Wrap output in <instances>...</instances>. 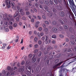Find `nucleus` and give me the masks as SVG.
Returning a JSON list of instances; mask_svg holds the SVG:
<instances>
[{
    "instance_id": "1",
    "label": "nucleus",
    "mask_w": 76,
    "mask_h": 76,
    "mask_svg": "<svg viewBox=\"0 0 76 76\" xmlns=\"http://www.w3.org/2000/svg\"><path fill=\"white\" fill-rule=\"evenodd\" d=\"M65 65V64H64L63 65H62L61 68L60 69V71L59 72V76H63V75H62V73H64V71H65V69H64L63 67H65V66H66V65Z\"/></svg>"
},
{
    "instance_id": "2",
    "label": "nucleus",
    "mask_w": 76,
    "mask_h": 76,
    "mask_svg": "<svg viewBox=\"0 0 76 76\" xmlns=\"http://www.w3.org/2000/svg\"><path fill=\"white\" fill-rule=\"evenodd\" d=\"M69 2V4L72 7L74 8V9H76V6L75 4V3L73 1V0H68Z\"/></svg>"
},
{
    "instance_id": "3",
    "label": "nucleus",
    "mask_w": 76,
    "mask_h": 76,
    "mask_svg": "<svg viewBox=\"0 0 76 76\" xmlns=\"http://www.w3.org/2000/svg\"><path fill=\"white\" fill-rule=\"evenodd\" d=\"M68 15L71 20H73V19L74 18V15L73 14L70 12H69L68 13Z\"/></svg>"
},
{
    "instance_id": "4",
    "label": "nucleus",
    "mask_w": 76,
    "mask_h": 76,
    "mask_svg": "<svg viewBox=\"0 0 76 76\" xmlns=\"http://www.w3.org/2000/svg\"><path fill=\"white\" fill-rule=\"evenodd\" d=\"M62 20H63V21L65 23H67L69 22V19H67L66 18H63Z\"/></svg>"
},
{
    "instance_id": "5",
    "label": "nucleus",
    "mask_w": 76,
    "mask_h": 76,
    "mask_svg": "<svg viewBox=\"0 0 76 76\" xmlns=\"http://www.w3.org/2000/svg\"><path fill=\"white\" fill-rule=\"evenodd\" d=\"M33 55V57L32 58V63H35L36 61V58H35V54H34Z\"/></svg>"
},
{
    "instance_id": "6",
    "label": "nucleus",
    "mask_w": 76,
    "mask_h": 76,
    "mask_svg": "<svg viewBox=\"0 0 76 76\" xmlns=\"http://www.w3.org/2000/svg\"><path fill=\"white\" fill-rule=\"evenodd\" d=\"M69 31H71L72 34H75V30H74V28L73 27H70L69 28Z\"/></svg>"
},
{
    "instance_id": "7",
    "label": "nucleus",
    "mask_w": 76,
    "mask_h": 76,
    "mask_svg": "<svg viewBox=\"0 0 76 76\" xmlns=\"http://www.w3.org/2000/svg\"><path fill=\"white\" fill-rule=\"evenodd\" d=\"M47 76H54V75L53 74L52 72H51L50 73H48L46 74Z\"/></svg>"
},
{
    "instance_id": "8",
    "label": "nucleus",
    "mask_w": 76,
    "mask_h": 76,
    "mask_svg": "<svg viewBox=\"0 0 76 76\" xmlns=\"http://www.w3.org/2000/svg\"><path fill=\"white\" fill-rule=\"evenodd\" d=\"M25 72L28 76H31V73L29 72L26 71Z\"/></svg>"
},
{
    "instance_id": "9",
    "label": "nucleus",
    "mask_w": 76,
    "mask_h": 76,
    "mask_svg": "<svg viewBox=\"0 0 76 76\" xmlns=\"http://www.w3.org/2000/svg\"><path fill=\"white\" fill-rule=\"evenodd\" d=\"M18 71L20 72H22L24 71V67H21L18 69Z\"/></svg>"
},
{
    "instance_id": "10",
    "label": "nucleus",
    "mask_w": 76,
    "mask_h": 76,
    "mask_svg": "<svg viewBox=\"0 0 76 76\" xmlns=\"http://www.w3.org/2000/svg\"><path fill=\"white\" fill-rule=\"evenodd\" d=\"M61 63H62V62H60V63H58L57 65H56L55 66L53 67V69H56V68L58 66H59V65H61Z\"/></svg>"
},
{
    "instance_id": "11",
    "label": "nucleus",
    "mask_w": 76,
    "mask_h": 76,
    "mask_svg": "<svg viewBox=\"0 0 76 76\" xmlns=\"http://www.w3.org/2000/svg\"><path fill=\"white\" fill-rule=\"evenodd\" d=\"M66 6L67 7V8H66V7L65 6H64V7L65 9H69V4H68V2H67V1H66Z\"/></svg>"
},
{
    "instance_id": "12",
    "label": "nucleus",
    "mask_w": 76,
    "mask_h": 76,
    "mask_svg": "<svg viewBox=\"0 0 76 76\" xmlns=\"http://www.w3.org/2000/svg\"><path fill=\"white\" fill-rule=\"evenodd\" d=\"M17 11L16 12H15V15H14V16L15 18V17H17V16H18V15L19 14V12H18V10H16Z\"/></svg>"
},
{
    "instance_id": "13",
    "label": "nucleus",
    "mask_w": 76,
    "mask_h": 76,
    "mask_svg": "<svg viewBox=\"0 0 76 76\" xmlns=\"http://www.w3.org/2000/svg\"><path fill=\"white\" fill-rule=\"evenodd\" d=\"M64 1V6H65L66 7V8H67V3H66V0H63Z\"/></svg>"
},
{
    "instance_id": "14",
    "label": "nucleus",
    "mask_w": 76,
    "mask_h": 76,
    "mask_svg": "<svg viewBox=\"0 0 76 76\" xmlns=\"http://www.w3.org/2000/svg\"><path fill=\"white\" fill-rule=\"evenodd\" d=\"M53 48V47L50 46H49L48 47L47 50L48 51H50V50H52Z\"/></svg>"
},
{
    "instance_id": "15",
    "label": "nucleus",
    "mask_w": 76,
    "mask_h": 76,
    "mask_svg": "<svg viewBox=\"0 0 76 76\" xmlns=\"http://www.w3.org/2000/svg\"><path fill=\"white\" fill-rule=\"evenodd\" d=\"M58 31V29L57 28H54L53 29V32H57Z\"/></svg>"
},
{
    "instance_id": "16",
    "label": "nucleus",
    "mask_w": 76,
    "mask_h": 76,
    "mask_svg": "<svg viewBox=\"0 0 76 76\" xmlns=\"http://www.w3.org/2000/svg\"><path fill=\"white\" fill-rule=\"evenodd\" d=\"M58 9L59 10H60V11H61L63 10V7L62 6H59L58 7Z\"/></svg>"
},
{
    "instance_id": "17",
    "label": "nucleus",
    "mask_w": 76,
    "mask_h": 76,
    "mask_svg": "<svg viewBox=\"0 0 76 76\" xmlns=\"http://www.w3.org/2000/svg\"><path fill=\"white\" fill-rule=\"evenodd\" d=\"M72 72L73 73H75V72H76V67L72 69Z\"/></svg>"
},
{
    "instance_id": "18",
    "label": "nucleus",
    "mask_w": 76,
    "mask_h": 76,
    "mask_svg": "<svg viewBox=\"0 0 76 76\" xmlns=\"http://www.w3.org/2000/svg\"><path fill=\"white\" fill-rule=\"evenodd\" d=\"M39 23V22L37 21L36 22V24H35V27L36 28H38V25Z\"/></svg>"
},
{
    "instance_id": "19",
    "label": "nucleus",
    "mask_w": 76,
    "mask_h": 76,
    "mask_svg": "<svg viewBox=\"0 0 76 76\" xmlns=\"http://www.w3.org/2000/svg\"><path fill=\"white\" fill-rule=\"evenodd\" d=\"M64 12H61V16L62 17H64Z\"/></svg>"
},
{
    "instance_id": "20",
    "label": "nucleus",
    "mask_w": 76,
    "mask_h": 76,
    "mask_svg": "<svg viewBox=\"0 0 76 76\" xmlns=\"http://www.w3.org/2000/svg\"><path fill=\"white\" fill-rule=\"evenodd\" d=\"M48 16L50 18L53 16V13L52 12H50L48 14Z\"/></svg>"
},
{
    "instance_id": "21",
    "label": "nucleus",
    "mask_w": 76,
    "mask_h": 76,
    "mask_svg": "<svg viewBox=\"0 0 76 76\" xmlns=\"http://www.w3.org/2000/svg\"><path fill=\"white\" fill-rule=\"evenodd\" d=\"M53 57H54V55H50L49 57V60H52Z\"/></svg>"
},
{
    "instance_id": "22",
    "label": "nucleus",
    "mask_w": 76,
    "mask_h": 76,
    "mask_svg": "<svg viewBox=\"0 0 76 76\" xmlns=\"http://www.w3.org/2000/svg\"><path fill=\"white\" fill-rule=\"evenodd\" d=\"M74 55L73 53H70L68 55V56L69 57H72V56H73Z\"/></svg>"
},
{
    "instance_id": "23",
    "label": "nucleus",
    "mask_w": 76,
    "mask_h": 76,
    "mask_svg": "<svg viewBox=\"0 0 76 76\" xmlns=\"http://www.w3.org/2000/svg\"><path fill=\"white\" fill-rule=\"evenodd\" d=\"M70 43L72 45H75V42L74 41H71L70 42Z\"/></svg>"
},
{
    "instance_id": "24",
    "label": "nucleus",
    "mask_w": 76,
    "mask_h": 76,
    "mask_svg": "<svg viewBox=\"0 0 76 76\" xmlns=\"http://www.w3.org/2000/svg\"><path fill=\"white\" fill-rule=\"evenodd\" d=\"M59 61V60L58 59H57L55 60V64H57V63H58Z\"/></svg>"
},
{
    "instance_id": "25",
    "label": "nucleus",
    "mask_w": 76,
    "mask_h": 76,
    "mask_svg": "<svg viewBox=\"0 0 76 76\" xmlns=\"http://www.w3.org/2000/svg\"><path fill=\"white\" fill-rule=\"evenodd\" d=\"M59 21L60 22L62 25H64V23L60 19L59 20Z\"/></svg>"
},
{
    "instance_id": "26",
    "label": "nucleus",
    "mask_w": 76,
    "mask_h": 76,
    "mask_svg": "<svg viewBox=\"0 0 76 76\" xmlns=\"http://www.w3.org/2000/svg\"><path fill=\"white\" fill-rule=\"evenodd\" d=\"M27 6V7H25V10L26 11H28V10H29L28 8V7H27V6H28V4L27 6Z\"/></svg>"
},
{
    "instance_id": "27",
    "label": "nucleus",
    "mask_w": 76,
    "mask_h": 76,
    "mask_svg": "<svg viewBox=\"0 0 76 76\" xmlns=\"http://www.w3.org/2000/svg\"><path fill=\"white\" fill-rule=\"evenodd\" d=\"M49 2L51 4H53V0H50L49 1Z\"/></svg>"
},
{
    "instance_id": "28",
    "label": "nucleus",
    "mask_w": 76,
    "mask_h": 76,
    "mask_svg": "<svg viewBox=\"0 0 76 76\" xmlns=\"http://www.w3.org/2000/svg\"><path fill=\"white\" fill-rule=\"evenodd\" d=\"M52 38H56V36L55 35H53L51 37Z\"/></svg>"
},
{
    "instance_id": "29",
    "label": "nucleus",
    "mask_w": 76,
    "mask_h": 76,
    "mask_svg": "<svg viewBox=\"0 0 76 76\" xmlns=\"http://www.w3.org/2000/svg\"><path fill=\"white\" fill-rule=\"evenodd\" d=\"M17 24L16 23H14L13 25V26L14 28H16L17 26Z\"/></svg>"
},
{
    "instance_id": "30",
    "label": "nucleus",
    "mask_w": 76,
    "mask_h": 76,
    "mask_svg": "<svg viewBox=\"0 0 76 76\" xmlns=\"http://www.w3.org/2000/svg\"><path fill=\"white\" fill-rule=\"evenodd\" d=\"M64 28H65V29H67L68 28L67 26H68L67 25H64Z\"/></svg>"
},
{
    "instance_id": "31",
    "label": "nucleus",
    "mask_w": 76,
    "mask_h": 76,
    "mask_svg": "<svg viewBox=\"0 0 76 76\" xmlns=\"http://www.w3.org/2000/svg\"><path fill=\"white\" fill-rule=\"evenodd\" d=\"M45 2L46 4H48L49 3L48 2V0H45Z\"/></svg>"
},
{
    "instance_id": "32",
    "label": "nucleus",
    "mask_w": 76,
    "mask_h": 76,
    "mask_svg": "<svg viewBox=\"0 0 76 76\" xmlns=\"http://www.w3.org/2000/svg\"><path fill=\"white\" fill-rule=\"evenodd\" d=\"M34 40L35 42H37V41H38V38L35 37L34 39Z\"/></svg>"
},
{
    "instance_id": "33",
    "label": "nucleus",
    "mask_w": 76,
    "mask_h": 76,
    "mask_svg": "<svg viewBox=\"0 0 76 76\" xmlns=\"http://www.w3.org/2000/svg\"><path fill=\"white\" fill-rule=\"evenodd\" d=\"M38 44L39 45H41L42 44V42L41 40H39L38 42Z\"/></svg>"
},
{
    "instance_id": "34",
    "label": "nucleus",
    "mask_w": 76,
    "mask_h": 76,
    "mask_svg": "<svg viewBox=\"0 0 76 76\" xmlns=\"http://www.w3.org/2000/svg\"><path fill=\"white\" fill-rule=\"evenodd\" d=\"M48 28H45L44 29V31H45V32H47L48 31Z\"/></svg>"
},
{
    "instance_id": "35",
    "label": "nucleus",
    "mask_w": 76,
    "mask_h": 76,
    "mask_svg": "<svg viewBox=\"0 0 76 76\" xmlns=\"http://www.w3.org/2000/svg\"><path fill=\"white\" fill-rule=\"evenodd\" d=\"M12 9H13L14 10H16V8L15 7V6H13L12 7Z\"/></svg>"
},
{
    "instance_id": "36",
    "label": "nucleus",
    "mask_w": 76,
    "mask_h": 76,
    "mask_svg": "<svg viewBox=\"0 0 76 76\" xmlns=\"http://www.w3.org/2000/svg\"><path fill=\"white\" fill-rule=\"evenodd\" d=\"M53 11L54 13H56L57 10L56 9L53 8Z\"/></svg>"
},
{
    "instance_id": "37",
    "label": "nucleus",
    "mask_w": 76,
    "mask_h": 76,
    "mask_svg": "<svg viewBox=\"0 0 76 76\" xmlns=\"http://www.w3.org/2000/svg\"><path fill=\"white\" fill-rule=\"evenodd\" d=\"M40 50L42 51H44V50H45V49L43 48V46H42V48H41Z\"/></svg>"
},
{
    "instance_id": "38",
    "label": "nucleus",
    "mask_w": 76,
    "mask_h": 76,
    "mask_svg": "<svg viewBox=\"0 0 76 76\" xmlns=\"http://www.w3.org/2000/svg\"><path fill=\"white\" fill-rule=\"evenodd\" d=\"M11 46H10V45H9L8 46H7V49L8 50H9L10 49V48H11Z\"/></svg>"
},
{
    "instance_id": "39",
    "label": "nucleus",
    "mask_w": 76,
    "mask_h": 76,
    "mask_svg": "<svg viewBox=\"0 0 76 76\" xmlns=\"http://www.w3.org/2000/svg\"><path fill=\"white\" fill-rule=\"evenodd\" d=\"M9 28L10 29L12 30V29H13V27H12V26H9Z\"/></svg>"
},
{
    "instance_id": "40",
    "label": "nucleus",
    "mask_w": 76,
    "mask_h": 76,
    "mask_svg": "<svg viewBox=\"0 0 76 76\" xmlns=\"http://www.w3.org/2000/svg\"><path fill=\"white\" fill-rule=\"evenodd\" d=\"M34 47H35V48H38V45L36 44L34 45Z\"/></svg>"
},
{
    "instance_id": "41",
    "label": "nucleus",
    "mask_w": 76,
    "mask_h": 76,
    "mask_svg": "<svg viewBox=\"0 0 76 76\" xmlns=\"http://www.w3.org/2000/svg\"><path fill=\"white\" fill-rule=\"evenodd\" d=\"M58 1L59 3L61 4V2H62V0H58Z\"/></svg>"
},
{
    "instance_id": "42",
    "label": "nucleus",
    "mask_w": 76,
    "mask_h": 76,
    "mask_svg": "<svg viewBox=\"0 0 76 76\" xmlns=\"http://www.w3.org/2000/svg\"><path fill=\"white\" fill-rule=\"evenodd\" d=\"M52 23L54 25H55L56 24V23H56V21H53V22Z\"/></svg>"
},
{
    "instance_id": "43",
    "label": "nucleus",
    "mask_w": 76,
    "mask_h": 76,
    "mask_svg": "<svg viewBox=\"0 0 76 76\" xmlns=\"http://www.w3.org/2000/svg\"><path fill=\"white\" fill-rule=\"evenodd\" d=\"M45 23L47 25H49V22L47 21H45Z\"/></svg>"
},
{
    "instance_id": "44",
    "label": "nucleus",
    "mask_w": 76,
    "mask_h": 76,
    "mask_svg": "<svg viewBox=\"0 0 76 76\" xmlns=\"http://www.w3.org/2000/svg\"><path fill=\"white\" fill-rule=\"evenodd\" d=\"M28 57L29 58H31L32 57V54L30 53L29 54Z\"/></svg>"
},
{
    "instance_id": "45",
    "label": "nucleus",
    "mask_w": 76,
    "mask_h": 76,
    "mask_svg": "<svg viewBox=\"0 0 76 76\" xmlns=\"http://www.w3.org/2000/svg\"><path fill=\"white\" fill-rule=\"evenodd\" d=\"M44 9L45 10H47L48 9V6H45L44 7Z\"/></svg>"
},
{
    "instance_id": "46",
    "label": "nucleus",
    "mask_w": 76,
    "mask_h": 76,
    "mask_svg": "<svg viewBox=\"0 0 76 76\" xmlns=\"http://www.w3.org/2000/svg\"><path fill=\"white\" fill-rule=\"evenodd\" d=\"M38 49H36L34 50V53H37L38 52Z\"/></svg>"
},
{
    "instance_id": "47",
    "label": "nucleus",
    "mask_w": 76,
    "mask_h": 76,
    "mask_svg": "<svg viewBox=\"0 0 76 76\" xmlns=\"http://www.w3.org/2000/svg\"><path fill=\"white\" fill-rule=\"evenodd\" d=\"M47 53H48V51L47 50H45L44 52V55H46Z\"/></svg>"
},
{
    "instance_id": "48",
    "label": "nucleus",
    "mask_w": 76,
    "mask_h": 76,
    "mask_svg": "<svg viewBox=\"0 0 76 76\" xmlns=\"http://www.w3.org/2000/svg\"><path fill=\"white\" fill-rule=\"evenodd\" d=\"M7 69L8 71H9L11 69V67L10 66H8L7 68Z\"/></svg>"
},
{
    "instance_id": "49",
    "label": "nucleus",
    "mask_w": 76,
    "mask_h": 76,
    "mask_svg": "<svg viewBox=\"0 0 76 76\" xmlns=\"http://www.w3.org/2000/svg\"><path fill=\"white\" fill-rule=\"evenodd\" d=\"M33 10L34 11V12H36V13H37V9H36V8H34Z\"/></svg>"
},
{
    "instance_id": "50",
    "label": "nucleus",
    "mask_w": 76,
    "mask_h": 76,
    "mask_svg": "<svg viewBox=\"0 0 76 76\" xmlns=\"http://www.w3.org/2000/svg\"><path fill=\"white\" fill-rule=\"evenodd\" d=\"M20 13L22 16H23L24 15V14H25V12L23 11V12H21Z\"/></svg>"
},
{
    "instance_id": "51",
    "label": "nucleus",
    "mask_w": 76,
    "mask_h": 76,
    "mask_svg": "<svg viewBox=\"0 0 76 76\" xmlns=\"http://www.w3.org/2000/svg\"><path fill=\"white\" fill-rule=\"evenodd\" d=\"M16 20L18 22H19V18L18 17H17L16 18Z\"/></svg>"
},
{
    "instance_id": "52",
    "label": "nucleus",
    "mask_w": 76,
    "mask_h": 76,
    "mask_svg": "<svg viewBox=\"0 0 76 76\" xmlns=\"http://www.w3.org/2000/svg\"><path fill=\"white\" fill-rule=\"evenodd\" d=\"M42 54V53H41V52H40L39 53V54L38 55V56L39 57H40V56H41Z\"/></svg>"
},
{
    "instance_id": "53",
    "label": "nucleus",
    "mask_w": 76,
    "mask_h": 76,
    "mask_svg": "<svg viewBox=\"0 0 76 76\" xmlns=\"http://www.w3.org/2000/svg\"><path fill=\"white\" fill-rule=\"evenodd\" d=\"M74 37H75V36H74V35H72L71 36V37H70V39H74Z\"/></svg>"
},
{
    "instance_id": "54",
    "label": "nucleus",
    "mask_w": 76,
    "mask_h": 76,
    "mask_svg": "<svg viewBox=\"0 0 76 76\" xmlns=\"http://www.w3.org/2000/svg\"><path fill=\"white\" fill-rule=\"evenodd\" d=\"M37 35H38L39 38H41V36H40V35L39 34V33L38 32L37 34Z\"/></svg>"
},
{
    "instance_id": "55",
    "label": "nucleus",
    "mask_w": 76,
    "mask_h": 76,
    "mask_svg": "<svg viewBox=\"0 0 76 76\" xmlns=\"http://www.w3.org/2000/svg\"><path fill=\"white\" fill-rule=\"evenodd\" d=\"M46 12L47 13H50V10H48L46 11Z\"/></svg>"
},
{
    "instance_id": "56",
    "label": "nucleus",
    "mask_w": 76,
    "mask_h": 76,
    "mask_svg": "<svg viewBox=\"0 0 76 76\" xmlns=\"http://www.w3.org/2000/svg\"><path fill=\"white\" fill-rule=\"evenodd\" d=\"M5 73H6V71H4V70L2 71V74H3V75H4Z\"/></svg>"
},
{
    "instance_id": "57",
    "label": "nucleus",
    "mask_w": 76,
    "mask_h": 76,
    "mask_svg": "<svg viewBox=\"0 0 76 76\" xmlns=\"http://www.w3.org/2000/svg\"><path fill=\"white\" fill-rule=\"evenodd\" d=\"M25 64V61H22V63H21V65H23Z\"/></svg>"
},
{
    "instance_id": "58",
    "label": "nucleus",
    "mask_w": 76,
    "mask_h": 76,
    "mask_svg": "<svg viewBox=\"0 0 76 76\" xmlns=\"http://www.w3.org/2000/svg\"><path fill=\"white\" fill-rule=\"evenodd\" d=\"M8 17H9V18H12V17H13V16H12V15H11L9 14L8 15Z\"/></svg>"
},
{
    "instance_id": "59",
    "label": "nucleus",
    "mask_w": 76,
    "mask_h": 76,
    "mask_svg": "<svg viewBox=\"0 0 76 76\" xmlns=\"http://www.w3.org/2000/svg\"><path fill=\"white\" fill-rule=\"evenodd\" d=\"M26 15H29V12L28 11L26 12Z\"/></svg>"
},
{
    "instance_id": "60",
    "label": "nucleus",
    "mask_w": 76,
    "mask_h": 76,
    "mask_svg": "<svg viewBox=\"0 0 76 76\" xmlns=\"http://www.w3.org/2000/svg\"><path fill=\"white\" fill-rule=\"evenodd\" d=\"M5 4H6L7 6V5H8V1H6Z\"/></svg>"
},
{
    "instance_id": "61",
    "label": "nucleus",
    "mask_w": 76,
    "mask_h": 76,
    "mask_svg": "<svg viewBox=\"0 0 76 76\" xmlns=\"http://www.w3.org/2000/svg\"><path fill=\"white\" fill-rule=\"evenodd\" d=\"M5 31L6 32H8L9 31V29L7 28H6L5 29Z\"/></svg>"
},
{
    "instance_id": "62",
    "label": "nucleus",
    "mask_w": 76,
    "mask_h": 76,
    "mask_svg": "<svg viewBox=\"0 0 76 76\" xmlns=\"http://www.w3.org/2000/svg\"><path fill=\"white\" fill-rule=\"evenodd\" d=\"M54 2L55 4H57V1H56V0H54Z\"/></svg>"
},
{
    "instance_id": "63",
    "label": "nucleus",
    "mask_w": 76,
    "mask_h": 76,
    "mask_svg": "<svg viewBox=\"0 0 76 76\" xmlns=\"http://www.w3.org/2000/svg\"><path fill=\"white\" fill-rule=\"evenodd\" d=\"M48 37L46 36V39L45 40V41H48Z\"/></svg>"
},
{
    "instance_id": "64",
    "label": "nucleus",
    "mask_w": 76,
    "mask_h": 76,
    "mask_svg": "<svg viewBox=\"0 0 76 76\" xmlns=\"http://www.w3.org/2000/svg\"><path fill=\"white\" fill-rule=\"evenodd\" d=\"M40 35L41 36H43L44 35V33L42 32H41L40 33Z\"/></svg>"
}]
</instances>
